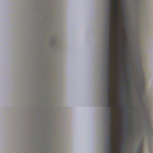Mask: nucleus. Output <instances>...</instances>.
<instances>
[{
	"mask_svg": "<svg viewBox=\"0 0 153 153\" xmlns=\"http://www.w3.org/2000/svg\"><path fill=\"white\" fill-rule=\"evenodd\" d=\"M109 0V10H110V1L111 2V9H112V0ZM114 1V17L115 19L114 21L115 24H113V26L114 28L116 30L117 28L119 27L120 26V24L118 22V20H119V18L118 16L119 15V7L118 5V4L119 2V0H113Z\"/></svg>",
	"mask_w": 153,
	"mask_h": 153,
	"instance_id": "obj_1",
	"label": "nucleus"
},
{
	"mask_svg": "<svg viewBox=\"0 0 153 153\" xmlns=\"http://www.w3.org/2000/svg\"><path fill=\"white\" fill-rule=\"evenodd\" d=\"M111 2L110 1V10H109V14L108 19H109V25L108 26V28L109 29L108 31V44L109 45H111V34L112 32V31L110 30L111 28V25L113 23V21L112 20V16L111 15Z\"/></svg>",
	"mask_w": 153,
	"mask_h": 153,
	"instance_id": "obj_2",
	"label": "nucleus"
},
{
	"mask_svg": "<svg viewBox=\"0 0 153 153\" xmlns=\"http://www.w3.org/2000/svg\"><path fill=\"white\" fill-rule=\"evenodd\" d=\"M112 132H108V153H119L117 149L115 147V151L113 152L112 149V144L111 141L113 140V138L112 137Z\"/></svg>",
	"mask_w": 153,
	"mask_h": 153,
	"instance_id": "obj_3",
	"label": "nucleus"
},
{
	"mask_svg": "<svg viewBox=\"0 0 153 153\" xmlns=\"http://www.w3.org/2000/svg\"><path fill=\"white\" fill-rule=\"evenodd\" d=\"M107 79H108V84H109V82L111 81V79L110 78V70L111 69V65H108L107 66Z\"/></svg>",
	"mask_w": 153,
	"mask_h": 153,
	"instance_id": "obj_4",
	"label": "nucleus"
},
{
	"mask_svg": "<svg viewBox=\"0 0 153 153\" xmlns=\"http://www.w3.org/2000/svg\"><path fill=\"white\" fill-rule=\"evenodd\" d=\"M112 118H110L108 119V121L109 123L108 131L109 132H112V127L113 126V125L112 124L111 122L113 120Z\"/></svg>",
	"mask_w": 153,
	"mask_h": 153,
	"instance_id": "obj_5",
	"label": "nucleus"
},
{
	"mask_svg": "<svg viewBox=\"0 0 153 153\" xmlns=\"http://www.w3.org/2000/svg\"><path fill=\"white\" fill-rule=\"evenodd\" d=\"M110 45H109V44L108 45V48H107V52H108V55H107V59H111L110 58V56H111V49L110 47Z\"/></svg>",
	"mask_w": 153,
	"mask_h": 153,
	"instance_id": "obj_6",
	"label": "nucleus"
},
{
	"mask_svg": "<svg viewBox=\"0 0 153 153\" xmlns=\"http://www.w3.org/2000/svg\"><path fill=\"white\" fill-rule=\"evenodd\" d=\"M111 81V80L109 82V84H108V79H107V86L106 87V89L107 90V93H110V90L109 88V86H110L111 87H112V85L110 84V82Z\"/></svg>",
	"mask_w": 153,
	"mask_h": 153,
	"instance_id": "obj_7",
	"label": "nucleus"
},
{
	"mask_svg": "<svg viewBox=\"0 0 153 153\" xmlns=\"http://www.w3.org/2000/svg\"><path fill=\"white\" fill-rule=\"evenodd\" d=\"M111 101H107L106 106L108 108V111H109V114H110L111 111H112V108L110 105Z\"/></svg>",
	"mask_w": 153,
	"mask_h": 153,
	"instance_id": "obj_8",
	"label": "nucleus"
},
{
	"mask_svg": "<svg viewBox=\"0 0 153 153\" xmlns=\"http://www.w3.org/2000/svg\"><path fill=\"white\" fill-rule=\"evenodd\" d=\"M110 93H109L108 94L107 93V95L106 97V99H107V101H111L110 100V97H111V95L110 94Z\"/></svg>",
	"mask_w": 153,
	"mask_h": 153,
	"instance_id": "obj_9",
	"label": "nucleus"
},
{
	"mask_svg": "<svg viewBox=\"0 0 153 153\" xmlns=\"http://www.w3.org/2000/svg\"><path fill=\"white\" fill-rule=\"evenodd\" d=\"M137 153H143L142 149V147H140L138 150L137 151Z\"/></svg>",
	"mask_w": 153,
	"mask_h": 153,
	"instance_id": "obj_10",
	"label": "nucleus"
},
{
	"mask_svg": "<svg viewBox=\"0 0 153 153\" xmlns=\"http://www.w3.org/2000/svg\"><path fill=\"white\" fill-rule=\"evenodd\" d=\"M108 59V60H107V63H108V65H110V64H111L112 63V62H111V59Z\"/></svg>",
	"mask_w": 153,
	"mask_h": 153,
	"instance_id": "obj_11",
	"label": "nucleus"
},
{
	"mask_svg": "<svg viewBox=\"0 0 153 153\" xmlns=\"http://www.w3.org/2000/svg\"><path fill=\"white\" fill-rule=\"evenodd\" d=\"M111 111L110 114H109V111H108V114H109V115L108 116V118H112V115L111 114Z\"/></svg>",
	"mask_w": 153,
	"mask_h": 153,
	"instance_id": "obj_12",
	"label": "nucleus"
},
{
	"mask_svg": "<svg viewBox=\"0 0 153 153\" xmlns=\"http://www.w3.org/2000/svg\"><path fill=\"white\" fill-rule=\"evenodd\" d=\"M114 36L115 37H117V38H119V36L118 35L117 33H114Z\"/></svg>",
	"mask_w": 153,
	"mask_h": 153,
	"instance_id": "obj_13",
	"label": "nucleus"
},
{
	"mask_svg": "<svg viewBox=\"0 0 153 153\" xmlns=\"http://www.w3.org/2000/svg\"><path fill=\"white\" fill-rule=\"evenodd\" d=\"M119 40L122 43V39H120Z\"/></svg>",
	"mask_w": 153,
	"mask_h": 153,
	"instance_id": "obj_14",
	"label": "nucleus"
},
{
	"mask_svg": "<svg viewBox=\"0 0 153 153\" xmlns=\"http://www.w3.org/2000/svg\"><path fill=\"white\" fill-rule=\"evenodd\" d=\"M125 79V80H124V82H126V79L125 77V79Z\"/></svg>",
	"mask_w": 153,
	"mask_h": 153,
	"instance_id": "obj_15",
	"label": "nucleus"
},
{
	"mask_svg": "<svg viewBox=\"0 0 153 153\" xmlns=\"http://www.w3.org/2000/svg\"><path fill=\"white\" fill-rule=\"evenodd\" d=\"M119 30H120H120H121V29H120V28H119Z\"/></svg>",
	"mask_w": 153,
	"mask_h": 153,
	"instance_id": "obj_16",
	"label": "nucleus"
},
{
	"mask_svg": "<svg viewBox=\"0 0 153 153\" xmlns=\"http://www.w3.org/2000/svg\"><path fill=\"white\" fill-rule=\"evenodd\" d=\"M122 48L123 50H125V49L124 48Z\"/></svg>",
	"mask_w": 153,
	"mask_h": 153,
	"instance_id": "obj_17",
	"label": "nucleus"
},
{
	"mask_svg": "<svg viewBox=\"0 0 153 153\" xmlns=\"http://www.w3.org/2000/svg\"><path fill=\"white\" fill-rule=\"evenodd\" d=\"M121 53H122V54H123V52H121Z\"/></svg>",
	"mask_w": 153,
	"mask_h": 153,
	"instance_id": "obj_18",
	"label": "nucleus"
},
{
	"mask_svg": "<svg viewBox=\"0 0 153 153\" xmlns=\"http://www.w3.org/2000/svg\"><path fill=\"white\" fill-rule=\"evenodd\" d=\"M115 133H116V131H115Z\"/></svg>",
	"mask_w": 153,
	"mask_h": 153,
	"instance_id": "obj_19",
	"label": "nucleus"
},
{
	"mask_svg": "<svg viewBox=\"0 0 153 153\" xmlns=\"http://www.w3.org/2000/svg\"><path fill=\"white\" fill-rule=\"evenodd\" d=\"M111 74V73H110V74Z\"/></svg>",
	"mask_w": 153,
	"mask_h": 153,
	"instance_id": "obj_20",
	"label": "nucleus"
}]
</instances>
